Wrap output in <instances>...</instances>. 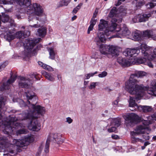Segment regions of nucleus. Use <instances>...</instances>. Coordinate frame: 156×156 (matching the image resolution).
Masks as SVG:
<instances>
[{"instance_id":"1","label":"nucleus","mask_w":156,"mask_h":156,"mask_svg":"<svg viewBox=\"0 0 156 156\" xmlns=\"http://www.w3.org/2000/svg\"><path fill=\"white\" fill-rule=\"evenodd\" d=\"M147 73L144 71H136L131 75L129 80L125 83V88L131 94L138 95V98L142 96L144 91L147 89V93L149 94L156 96V80H153L151 83L152 87L147 89L142 84H138L139 81L135 78L141 77L146 76Z\"/></svg>"},{"instance_id":"2","label":"nucleus","mask_w":156,"mask_h":156,"mask_svg":"<svg viewBox=\"0 0 156 156\" xmlns=\"http://www.w3.org/2000/svg\"><path fill=\"white\" fill-rule=\"evenodd\" d=\"M32 105H29L31 109L24 112L21 115L22 120L29 119L31 121L28 125V128L33 131H38L40 129L41 124L37 120L39 115H43L45 113V108L39 105H36L37 102L32 101Z\"/></svg>"},{"instance_id":"3","label":"nucleus","mask_w":156,"mask_h":156,"mask_svg":"<svg viewBox=\"0 0 156 156\" xmlns=\"http://www.w3.org/2000/svg\"><path fill=\"white\" fill-rule=\"evenodd\" d=\"M110 17L112 18L111 26L108 28V22L104 20H100L98 25V30H103L105 29V33L106 35L110 34L113 30L116 29L117 26V9L116 7H113L109 14Z\"/></svg>"},{"instance_id":"4","label":"nucleus","mask_w":156,"mask_h":156,"mask_svg":"<svg viewBox=\"0 0 156 156\" xmlns=\"http://www.w3.org/2000/svg\"><path fill=\"white\" fill-rule=\"evenodd\" d=\"M4 105L3 101H0V124H3L4 126L5 130L3 132L8 134L9 133L13 132L15 129L17 128L20 126V123L16 122L17 120V118L15 116H9L6 118V119L4 122L2 120V116L1 114L2 110V107Z\"/></svg>"},{"instance_id":"5","label":"nucleus","mask_w":156,"mask_h":156,"mask_svg":"<svg viewBox=\"0 0 156 156\" xmlns=\"http://www.w3.org/2000/svg\"><path fill=\"white\" fill-rule=\"evenodd\" d=\"M18 4L24 8L27 7V14L29 15L35 14L41 16L43 12L42 6L37 3L31 5V0H19Z\"/></svg>"},{"instance_id":"6","label":"nucleus","mask_w":156,"mask_h":156,"mask_svg":"<svg viewBox=\"0 0 156 156\" xmlns=\"http://www.w3.org/2000/svg\"><path fill=\"white\" fill-rule=\"evenodd\" d=\"M41 40V38L33 39V40L27 39L26 40V45L25 46L24 54L25 57H29L31 55H34L37 51L41 47V45H38L36 46V44L38 43Z\"/></svg>"},{"instance_id":"7","label":"nucleus","mask_w":156,"mask_h":156,"mask_svg":"<svg viewBox=\"0 0 156 156\" xmlns=\"http://www.w3.org/2000/svg\"><path fill=\"white\" fill-rule=\"evenodd\" d=\"M12 144L10 145L9 147H8L6 149V150L8 152V153H6V154H15L13 145H15L18 147H22L33 142L34 139L33 136H25L24 138L21 140H18L14 139H12Z\"/></svg>"},{"instance_id":"8","label":"nucleus","mask_w":156,"mask_h":156,"mask_svg":"<svg viewBox=\"0 0 156 156\" xmlns=\"http://www.w3.org/2000/svg\"><path fill=\"white\" fill-rule=\"evenodd\" d=\"M106 38L103 33H99L98 34L97 37L95 39L97 44L100 46V51L101 53L108 55V45L102 44L101 42H104Z\"/></svg>"},{"instance_id":"9","label":"nucleus","mask_w":156,"mask_h":156,"mask_svg":"<svg viewBox=\"0 0 156 156\" xmlns=\"http://www.w3.org/2000/svg\"><path fill=\"white\" fill-rule=\"evenodd\" d=\"M130 34V32L126 25L121 24L119 25L118 24V38L128 36Z\"/></svg>"},{"instance_id":"10","label":"nucleus","mask_w":156,"mask_h":156,"mask_svg":"<svg viewBox=\"0 0 156 156\" xmlns=\"http://www.w3.org/2000/svg\"><path fill=\"white\" fill-rule=\"evenodd\" d=\"M151 17L149 13L146 12L143 14H139L136 15L132 19L133 23L145 22L147 21Z\"/></svg>"},{"instance_id":"11","label":"nucleus","mask_w":156,"mask_h":156,"mask_svg":"<svg viewBox=\"0 0 156 156\" xmlns=\"http://www.w3.org/2000/svg\"><path fill=\"white\" fill-rule=\"evenodd\" d=\"M11 77L8 81L6 83H0V90L3 91L5 90H9L11 86V84L16 79L17 76L15 75L12 76L10 74Z\"/></svg>"},{"instance_id":"12","label":"nucleus","mask_w":156,"mask_h":156,"mask_svg":"<svg viewBox=\"0 0 156 156\" xmlns=\"http://www.w3.org/2000/svg\"><path fill=\"white\" fill-rule=\"evenodd\" d=\"M61 137L60 134L55 133L50 134L47 139H48L50 142L52 141L54 143H56L58 144H60L63 142Z\"/></svg>"},{"instance_id":"13","label":"nucleus","mask_w":156,"mask_h":156,"mask_svg":"<svg viewBox=\"0 0 156 156\" xmlns=\"http://www.w3.org/2000/svg\"><path fill=\"white\" fill-rule=\"evenodd\" d=\"M147 129H148L147 127L144 126L142 125H140L136 126L135 129V132H131L132 136L131 138L134 139L135 136L144 133L147 131Z\"/></svg>"},{"instance_id":"14","label":"nucleus","mask_w":156,"mask_h":156,"mask_svg":"<svg viewBox=\"0 0 156 156\" xmlns=\"http://www.w3.org/2000/svg\"><path fill=\"white\" fill-rule=\"evenodd\" d=\"M125 118L126 121L131 123H136L140 120V117L137 115L133 113L126 115Z\"/></svg>"},{"instance_id":"15","label":"nucleus","mask_w":156,"mask_h":156,"mask_svg":"<svg viewBox=\"0 0 156 156\" xmlns=\"http://www.w3.org/2000/svg\"><path fill=\"white\" fill-rule=\"evenodd\" d=\"M127 9L125 6H121L118 9V23L122 22V17L126 15Z\"/></svg>"},{"instance_id":"16","label":"nucleus","mask_w":156,"mask_h":156,"mask_svg":"<svg viewBox=\"0 0 156 156\" xmlns=\"http://www.w3.org/2000/svg\"><path fill=\"white\" fill-rule=\"evenodd\" d=\"M139 48H134L133 49L127 48L123 52V54L126 56L131 57L135 54L138 55L139 53Z\"/></svg>"},{"instance_id":"17","label":"nucleus","mask_w":156,"mask_h":156,"mask_svg":"<svg viewBox=\"0 0 156 156\" xmlns=\"http://www.w3.org/2000/svg\"><path fill=\"white\" fill-rule=\"evenodd\" d=\"M108 57H116L117 56V46L115 45H108Z\"/></svg>"},{"instance_id":"18","label":"nucleus","mask_w":156,"mask_h":156,"mask_svg":"<svg viewBox=\"0 0 156 156\" xmlns=\"http://www.w3.org/2000/svg\"><path fill=\"white\" fill-rule=\"evenodd\" d=\"M118 62L123 67H125L130 65V63L129 61L122 57L118 58Z\"/></svg>"},{"instance_id":"19","label":"nucleus","mask_w":156,"mask_h":156,"mask_svg":"<svg viewBox=\"0 0 156 156\" xmlns=\"http://www.w3.org/2000/svg\"><path fill=\"white\" fill-rule=\"evenodd\" d=\"M145 93V91H144V94ZM134 95H135L136 97L135 98L136 99H140L143 96V95L142 96H141L140 98H138V95H136L135 94H134ZM135 99V98L130 97V99H129V106L130 107H135V108H137L138 109V107L139 106H138L137 104H136L135 102V101L134 100V99Z\"/></svg>"},{"instance_id":"20","label":"nucleus","mask_w":156,"mask_h":156,"mask_svg":"<svg viewBox=\"0 0 156 156\" xmlns=\"http://www.w3.org/2000/svg\"><path fill=\"white\" fill-rule=\"evenodd\" d=\"M137 62L140 64L144 63L150 67L152 68L153 67V65L152 64L151 61L145 58L141 57L138 58L137 59Z\"/></svg>"},{"instance_id":"21","label":"nucleus","mask_w":156,"mask_h":156,"mask_svg":"<svg viewBox=\"0 0 156 156\" xmlns=\"http://www.w3.org/2000/svg\"><path fill=\"white\" fill-rule=\"evenodd\" d=\"M20 81L19 83V86L22 88H27L29 87L28 83L29 81L25 78L22 77L20 78Z\"/></svg>"},{"instance_id":"22","label":"nucleus","mask_w":156,"mask_h":156,"mask_svg":"<svg viewBox=\"0 0 156 156\" xmlns=\"http://www.w3.org/2000/svg\"><path fill=\"white\" fill-rule=\"evenodd\" d=\"M16 37L19 38H26L30 35V32L25 30L24 31H20L16 33Z\"/></svg>"},{"instance_id":"23","label":"nucleus","mask_w":156,"mask_h":156,"mask_svg":"<svg viewBox=\"0 0 156 156\" xmlns=\"http://www.w3.org/2000/svg\"><path fill=\"white\" fill-rule=\"evenodd\" d=\"M15 37L14 34L10 31H7L4 35V38L9 42L14 39Z\"/></svg>"},{"instance_id":"24","label":"nucleus","mask_w":156,"mask_h":156,"mask_svg":"<svg viewBox=\"0 0 156 156\" xmlns=\"http://www.w3.org/2000/svg\"><path fill=\"white\" fill-rule=\"evenodd\" d=\"M138 109L144 113H147L151 112L152 108L150 106L140 105Z\"/></svg>"},{"instance_id":"25","label":"nucleus","mask_w":156,"mask_h":156,"mask_svg":"<svg viewBox=\"0 0 156 156\" xmlns=\"http://www.w3.org/2000/svg\"><path fill=\"white\" fill-rule=\"evenodd\" d=\"M132 35L134 40L135 41H139L141 39V34L139 30L134 31L132 33Z\"/></svg>"},{"instance_id":"26","label":"nucleus","mask_w":156,"mask_h":156,"mask_svg":"<svg viewBox=\"0 0 156 156\" xmlns=\"http://www.w3.org/2000/svg\"><path fill=\"white\" fill-rule=\"evenodd\" d=\"M2 15H0V24H1V21L5 23L8 22L9 19V16L5 13H2Z\"/></svg>"},{"instance_id":"27","label":"nucleus","mask_w":156,"mask_h":156,"mask_svg":"<svg viewBox=\"0 0 156 156\" xmlns=\"http://www.w3.org/2000/svg\"><path fill=\"white\" fill-rule=\"evenodd\" d=\"M47 29L45 27H42L39 29L37 30V33L39 36L42 37H44L46 33Z\"/></svg>"},{"instance_id":"28","label":"nucleus","mask_w":156,"mask_h":156,"mask_svg":"<svg viewBox=\"0 0 156 156\" xmlns=\"http://www.w3.org/2000/svg\"><path fill=\"white\" fill-rule=\"evenodd\" d=\"M42 75L48 80L51 81H54L55 79L50 74L44 71H42Z\"/></svg>"},{"instance_id":"29","label":"nucleus","mask_w":156,"mask_h":156,"mask_svg":"<svg viewBox=\"0 0 156 156\" xmlns=\"http://www.w3.org/2000/svg\"><path fill=\"white\" fill-rule=\"evenodd\" d=\"M147 46L145 44H141L140 46V49H141V52L144 54V56H148V51L146 49Z\"/></svg>"},{"instance_id":"30","label":"nucleus","mask_w":156,"mask_h":156,"mask_svg":"<svg viewBox=\"0 0 156 156\" xmlns=\"http://www.w3.org/2000/svg\"><path fill=\"white\" fill-rule=\"evenodd\" d=\"M69 0H61L58 3V7H60L63 6H67L70 3Z\"/></svg>"},{"instance_id":"31","label":"nucleus","mask_w":156,"mask_h":156,"mask_svg":"<svg viewBox=\"0 0 156 156\" xmlns=\"http://www.w3.org/2000/svg\"><path fill=\"white\" fill-rule=\"evenodd\" d=\"M32 101L33 102L37 101V98L35 96V95L31 98L30 100H27V106L29 108V110L31 109V107H29V105H31L32 104L31 102Z\"/></svg>"},{"instance_id":"32","label":"nucleus","mask_w":156,"mask_h":156,"mask_svg":"<svg viewBox=\"0 0 156 156\" xmlns=\"http://www.w3.org/2000/svg\"><path fill=\"white\" fill-rule=\"evenodd\" d=\"M48 50L49 52V58L52 59H54L55 58L56 54L53 49L52 48H48Z\"/></svg>"},{"instance_id":"33","label":"nucleus","mask_w":156,"mask_h":156,"mask_svg":"<svg viewBox=\"0 0 156 156\" xmlns=\"http://www.w3.org/2000/svg\"><path fill=\"white\" fill-rule=\"evenodd\" d=\"M153 33L152 30H147L143 32V35L144 37L150 38L153 37Z\"/></svg>"},{"instance_id":"34","label":"nucleus","mask_w":156,"mask_h":156,"mask_svg":"<svg viewBox=\"0 0 156 156\" xmlns=\"http://www.w3.org/2000/svg\"><path fill=\"white\" fill-rule=\"evenodd\" d=\"M24 95L26 97L28 100H30L31 98L35 95V94L32 91L28 90L25 92Z\"/></svg>"},{"instance_id":"35","label":"nucleus","mask_w":156,"mask_h":156,"mask_svg":"<svg viewBox=\"0 0 156 156\" xmlns=\"http://www.w3.org/2000/svg\"><path fill=\"white\" fill-rule=\"evenodd\" d=\"M151 123V122L148 120H145L143 122V126H147V127L148 129H147V130L148 131H150L151 129L149 128L148 126Z\"/></svg>"},{"instance_id":"36","label":"nucleus","mask_w":156,"mask_h":156,"mask_svg":"<svg viewBox=\"0 0 156 156\" xmlns=\"http://www.w3.org/2000/svg\"><path fill=\"white\" fill-rule=\"evenodd\" d=\"M48 140V139H47L44 150L45 152L46 153L48 152L49 151V147L50 142Z\"/></svg>"},{"instance_id":"37","label":"nucleus","mask_w":156,"mask_h":156,"mask_svg":"<svg viewBox=\"0 0 156 156\" xmlns=\"http://www.w3.org/2000/svg\"><path fill=\"white\" fill-rule=\"evenodd\" d=\"M83 4L80 3L77 6L74 8L72 11V13L73 14H76L78 11L80 9Z\"/></svg>"},{"instance_id":"38","label":"nucleus","mask_w":156,"mask_h":156,"mask_svg":"<svg viewBox=\"0 0 156 156\" xmlns=\"http://www.w3.org/2000/svg\"><path fill=\"white\" fill-rule=\"evenodd\" d=\"M150 131H148L147 130L146 132L143 133V134L142 135V137L143 138L145 139V140H149V136L148 135Z\"/></svg>"},{"instance_id":"39","label":"nucleus","mask_w":156,"mask_h":156,"mask_svg":"<svg viewBox=\"0 0 156 156\" xmlns=\"http://www.w3.org/2000/svg\"><path fill=\"white\" fill-rule=\"evenodd\" d=\"M99 84V82H92L91 83L90 86L89 87V88L90 89L94 88L96 85H98Z\"/></svg>"},{"instance_id":"40","label":"nucleus","mask_w":156,"mask_h":156,"mask_svg":"<svg viewBox=\"0 0 156 156\" xmlns=\"http://www.w3.org/2000/svg\"><path fill=\"white\" fill-rule=\"evenodd\" d=\"M98 72L97 71H96L94 73L87 74L85 75V76L86 77V78L84 79H88L90 77L93 76L95 74H96Z\"/></svg>"},{"instance_id":"41","label":"nucleus","mask_w":156,"mask_h":156,"mask_svg":"<svg viewBox=\"0 0 156 156\" xmlns=\"http://www.w3.org/2000/svg\"><path fill=\"white\" fill-rule=\"evenodd\" d=\"M2 3L4 4H12L13 2L12 0H0Z\"/></svg>"},{"instance_id":"42","label":"nucleus","mask_w":156,"mask_h":156,"mask_svg":"<svg viewBox=\"0 0 156 156\" xmlns=\"http://www.w3.org/2000/svg\"><path fill=\"white\" fill-rule=\"evenodd\" d=\"M43 66V68L44 69H46L50 71H53V69L48 65L45 64L44 65V66Z\"/></svg>"},{"instance_id":"43","label":"nucleus","mask_w":156,"mask_h":156,"mask_svg":"<svg viewBox=\"0 0 156 156\" xmlns=\"http://www.w3.org/2000/svg\"><path fill=\"white\" fill-rule=\"evenodd\" d=\"M144 4L143 2L139 1L136 3V6L137 8H139Z\"/></svg>"},{"instance_id":"44","label":"nucleus","mask_w":156,"mask_h":156,"mask_svg":"<svg viewBox=\"0 0 156 156\" xmlns=\"http://www.w3.org/2000/svg\"><path fill=\"white\" fill-rule=\"evenodd\" d=\"M146 6L148 9L152 8L154 6V5L153 3L150 2L147 3L146 5Z\"/></svg>"},{"instance_id":"45","label":"nucleus","mask_w":156,"mask_h":156,"mask_svg":"<svg viewBox=\"0 0 156 156\" xmlns=\"http://www.w3.org/2000/svg\"><path fill=\"white\" fill-rule=\"evenodd\" d=\"M26 131L25 129H20L17 131V133L18 134H26Z\"/></svg>"},{"instance_id":"46","label":"nucleus","mask_w":156,"mask_h":156,"mask_svg":"<svg viewBox=\"0 0 156 156\" xmlns=\"http://www.w3.org/2000/svg\"><path fill=\"white\" fill-rule=\"evenodd\" d=\"M107 74V73L105 71H103L101 73L98 74V76L100 77H103L105 76Z\"/></svg>"},{"instance_id":"47","label":"nucleus","mask_w":156,"mask_h":156,"mask_svg":"<svg viewBox=\"0 0 156 156\" xmlns=\"http://www.w3.org/2000/svg\"><path fill=\"white\" fill-rule=\"evenodd\" d=\"M149 13L151 14V17H155L156 18V10L152 11Z\"/></svg>"},{"instance_id":"48","label":"nucleus","mask_w":156,"mask_h":156,"mask_svg":"<svg viewBox=\"0 0 156 156\" xmlns=\"http://www.w3.org/2000/svg\"><path fill=\"white\" fill-rule=\"evenodd\" d=\"M116 128L115 127H112L111 128L108 129V131L109 133L114 132L116 130Z\"/></svg>"},{"instance_id":"49","label":"nucleus","mask_w":156,"mask_h":156,"mask_svg":"<svg viewBox=\"0 0 156 156\" xmlns=\"http://www.w3.org/2000/svg\"><path fill=\"white\" fill-rule=\"evenodd\" d=\"M7 65V63L6 62H5V63H4L2 64L0 66V72H1L2 70V69L5 68Z\"/></svg>"},{"instance_id":"50","label":"nucleus","mask_w":156,"mask_h":156,"mask_svg":"<svg viewBox=\"0 0 156 156\" xmlns=\"http://www.w3.org/2000/svg\"><path fill=\"white\" fill-rule=\"evenodd\" d=\"M93 27L94 26H93V25L90 24L87 30V33L88 34H89L90 33V31L93 30Z\"/></svg>"},{"instance_id":"51","label":"nucleus","mask_w":156,"mask_h":156,"mask_svg":"<svg viewBox=\"0 0 156 156\" xmlns=\"http://www.w3.org/2000/svg\"><path fill=\"white\" fill-rule=\"evenodd\" d=\"M96 21L93 18H92L90 21V24L93 25L94 26V25L96 24Z\"/></svg>"},{"instance_id":"52","label":"nucleus","mask_w":156,"mask_h":156,"mask_svg":"<svg viewBox=\"0 0 156 156\" xmlns=\"http://www.w3.org/2000/svg\"><path fill=\"white\" fill-rule=\"evenodd\" d=\"M5 144L4 140L2 137H0V144L3 145Z\"/></svg>"},{"instance_id":"53","label":"nucleus","mask_w":156,"mask_h":156,"mask_svg":"<svg viewBox=\"0 0 156 156\" xmlns=\"http://www.w3.org/2000/svg\"><path fill=\"white\" fill-rule=\"evenodd\" d=\"M73 120L70 117H67L66 118V122L70 124L73 122Z\"/></svg>"},{"instance_id":"54","label":"nucleus","mask_w":156,"mask_h":156,"mask_svg":"<svg viewBox=\"0 0 156 156\" xmlns=\"http://www.w3.org/2000/svg\"><path fill=\"white\" fill-rule=\"evenodd\" d=\"M10 26H15L14 20H10Z\"/></svg>"},{"instance_id":"55","label":"nucleus","mask_w":156,"mask_h":156,"mask_svg":"<svg viewBox=\"0 0 156 156\" xmlns=\"http://www.w3.org/2000/svg\"><path fill=\"white\" fill-rule=\"evenodd\" d=\"M29 26H30L31 27H34L35 28H38L40 27V25L35 24H34L33 26L32 25H29Z\"/></svg>"},{"instance_id":"56","label":"nucleus","mask_w":156,"mask_h":156,"mask_svg":"<svg viewBox=\"0 0 156 156\" xmlns=\"http://www.w3.org/2000/svg\"><path fill=\"white\" fill-rule=\"evenodd\" d=\"M152 117L154 120H156V112L152 115Z\"/></svg>"},{"instance_id":"57","label":"nucleus","mask_w":156,"mask_h":156,"mask_svg":"<svg viewBox=\"0 0 156 156\" xmlns=\"http://www.w3.org/2000/svg\"><path fill=\"white\" fill-rule=\"evenodd\" d=\"M38 63L39 65L42 67L43 68V66H44V65H45V64L43 63L42 62H38Z\"/></svg>"},{"instance_id":"58","label":"nucleus","mask_w":156,"mask_h":156,"mask_svg":"<svg viewBox=\"0 0 156 156\" xmlns=\"http://www.w3.org/2000/svg\"><path fill=\"white\" fill-rule=\"evenodd\" d=\"M98 12H96V11H95L93 15V19L96 17V16L97 15Z\"/></svg>"},{"instance_id":"59","label":"nucleus","mask_w":156,"mask_h":156,"mask_svg":"<svg viewBox=\"0 0 156 156\" xmlns=\"http://www.w3.org/2000/svg\"><path fill=\"white\" fill-rule=\"evenodd\" d=\"M125 0H118V6L120 5L122 2H124Z\"/></svg>"},{"instance_id":"60","label":"nucleus","mask_w":156,"mask_h":156,"mask_svg":"<svg viewBox=\"0 0 156 156\" xmlns=\"http://www.w3.org/2000/svg\"><path fill=\"white\" fill-rule=\"evenodd\" d=\"M112 104L114 107H116L117 105V100H115L114 102H113Z\"/></svg>"},{"instance_id":"61","label":"nucleus","mask_w":156,"mask_h":156,"mask_svg":"<svg viewBox=\"0 0 156 156\" xmlns=\"http://www.w3.org/2000/svg\"><path fill=\"white\" fill-rule=\"evenodd\" d=\"M112 137L113 139L116 140L117 139V135H112Z\"/></svg>"},{"instance_id":"62","label":"nucleus","mask_w":156,"mask_h":156,"mask_svg":"<svg viewBox=\"0 0 156 156\" xmlns=\"http://www.w3.org/2000/svg\"><path fill=\"white\" fill-rule=\"evenodd\" d=\"M121 125V120L118 117V127Z\"/></svg>"},{"instance_id":"63","label":"nucleus","mask_w":156,"mask_h":156,"mask_svg":"<svg viewBox=\"0 0 156 156\" xmlns=\"http://www.w3.org/2000/svg\"><path fill=\"white\" fill-rule=\"evenodd\" d=\"M150 144V143L149 142H148V141L145 142L144 143V145L146 147L147 146L149 145Z\"/></svg>"},{"instance_id":"64","label":"nucleus","mask_w":156,"mask_h":156,"mask_svg":"<svg viewBox=\"0 0 156 156\" xmlns=\"http://www.w3.org/2000/svg\"><path fill=\"white\" fill-rule=\"evenodd\" d=\"M77 18V16H74L72 18V20L73 21L74 20H75Z\"/></svg>"}]
</instances>
